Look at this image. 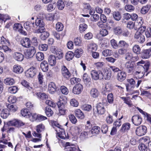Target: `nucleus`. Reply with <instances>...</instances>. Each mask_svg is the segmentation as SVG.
Here are the masks:
<instances>
[{"label":"nucleus","instance_id":"nucleus-39","mask_svg":"<svg viewBox=\"0 0 151 151\" xmlns=\"http://www.w3.org/2000/svg\"><path fill=\"white\" fill-rule=\"evenodd\" d=\"M113 32L116 35H119L123 32L122 29L119 26L116 27L113 29Z\"/></svg>","mask_w":151,"mask_h":151},{"label":"nucleus","instance_id":"nucleus-53","mask_svg":"<svg viewBox=\"0 0 151 151\" xmlns=\"http://www.w3.org/2000/svg\"><path fill=\"white\" fill-rule=\"evenodd\" d=\"M74 56V54L73 52H68L66 54V59L67 60L70 61L73 59Z\"/></svg>","mask_w":151,"mask_h":151},{"label":"nucleus","instance_id":"nucleus-9","mask_svg":"<svg viewBox=\"0 0 151 151\" xmlns=\"http://www.w3.org/2000/svg\"><path fill=\"white\" fill-rule=\"evenodd\" d=\"M61 73L63 77L67 79H68L71 75L68 69L65 66L62 67Z\"/></svg>","mask_w":151,"mask_h":151},{"label":"nucleus","instance_id":"nucleus-23","mask_svg":"<svg viewBox=\"0 0 151 151\" xmlns=\"http://www.w3.org/2000/svg\"><path fill=\"white\" fill-rule=\"evenodd\" d=\"M100 128L97 126H95L92 127L90 132V134L93 135H95L98 134L100 132Z\"/></svg>","mask_w":151,"mask_h":151},{"label":"nucleus","instance_id":"nucleus-8","mask_svg":"<svg viewBox=\"0 0 151 151\" xmlns=\"http://www.w3.org/2000/svg\"><path fill=\"white\" fill-rule=\"evenodd\" d=\"M101 72L100 71H97L96 70H92L91 72L92 78L95 80L102 79V76Z\"/></svg>","mask_w":151,"mask_h":151},{"label":"nucleus","instance_id":"nucleus-54","mask_svg":"<svg viewBox=\"0 0 151 151\" xmlns=\"http://www.w3.org/2000/svg\"><path fill=\"white\" fill-rule=\"evenodd\" d=\"M112 53V51L109 49L105 50L102 52V55L105 57L110 56Z\"/></svg>","mask_w":151,"mask_h":151},{"label":"nucleus","instance_id":"nucleus-64","mask_svg":"<svg viewBox=\"0 0 151 151\" xmlns=\"http://www.w3.org/2000/svg\"><path fill=\"white\" fill-rule=\"evenodd\" d=\"M44 126L42 124H40L36 126V130L38 133H39L44 130Z\"/></svg>","mask_w":151,"mask_h":151},{"label":"nucleus","instance_id":"nucleus-5","mask_svg":"<svg viewBox=\"0 0 151 151\" xmlns=\"http://www.w3.org/2000/svg\"><path fill=\"white\" fill-rule=\"evenodd\" d=\"M147 128L145 126H140L136 129V133L138 136H142L145 135L147 132Z\"/></svg>","mask_w":151,"mask_h":151},{"label":"nucleus","instance_id":"nucleus-34","mask_svg":"<svg viewBox=\"0 0 151 151\" xmlns=\"http://www.w3.org/2000/svg\"><path fill=\"white\" fill-rule=\"evenodd\" d=\"M83 53V50L82 49L78 48L75 50L74 54L76 57L79 58L81 57Z\"/></svg>","mask_w":151,"mask_h":151},{"label":"nucleus","instance_id":"nucleus-4","mask_svg":"<svg viewBox=\"0 0 151 151\" xmlns=\"http://www.w3.org/2000/svg\"><path fill=\"white\" fill-rule=\"evenodd\" d=\"M37 72V69L32 67L28 69L25 73L26 76L28 77L33 78Z\"/></svg>","mask_w":151,"mask_h":151},{"label":"nucleus","instance_id":"nucleus-61","mask_svg":"<svg viewBox=\"0 0 151 151\" xmlns=\"http://www.w3.org/2000/svg\"><path fill=\"white\" fill-rule=\"evenodd\" d=\"M138 147L141 151H147V146L143 143H141L139 145Z\"/></svg>","mask_w":151,"mask_h":151},{"label":"nucleus","instance_id":"nucleus-63","mask_svg":"<svg viewBox=\"0 0 151 151\" xmlns=\"http://www.w3.org/2000/svg\"><path fill=\"white\" fill-rule=\"evenodd\" d=\"M63 28V24L60 22H58L56 24V30L60 31H62Z\"/></svg>","mask_w":151,"mask_h":151},{"label":"nucleus","instance_id":"nucleus-60","mask_svg":"<svg viewBox=\"0 0 151 151\" xmlns=\"http://www.w3.org/2000/svg\"><path fill=\"white\" fill-rule=\"evenodd\" d=\"M37 115L36 114H32L30 113V117H28L30 120L32 122H34L35 121H37Z\"/></svg>","mask_w":151,"mask_h":151},{"label":"nucleus","instance_id":"nucleus-16","mask_svg":"<svg viewBox=\"0 0 151 151\" xmlns=\"http://www.w3.org/2000/svg\"><path fill=\"white\" fill-rule=\"evenodd\" d=\"M83 86L80 84H78L74 87L73 92L75 94H80L83 89Z\"/></svg>","mask_w":151,"mask_h":151},{"label":"nucleus","instance_id":"nucleus-44","mask_svg":"<svg viewBox=\"0 0 151 151\" xmlns=\"http://www.w3.org/2000/svg\"><path fill=\"white\" fill-rule=\"evenodd\" d=\"M44 58L43 53L41 52H39L36 54V58L37 60L39 61L43 60Z\"/></svg>","mask_w":151,"mask_h":151},{"label":"nucleus","instance_id":"nucleus-42","mask_svg":"<svg viewBox=\"0 0 151 151\" xmlns=\"http://www.w3.org/2000/svg\"><path fill=\"white\" fill-rule=\"evenodd\" d=\"M32 134L34 136L38 138L33 139L32 140V142H38L41 141L40 134L37 133L35 132H34Z\"/></svg>","mask_w":151,"mask_h":151},{"label":"nucleus","instance_id":"nucleus-47","mask_svg":"<svg viewBox=\"0 0 151 151\" xmlns=\"http://www.w3.org/2000/svg\"><path fill=\"white\" fill-rule=\"evenodd\" d=\"M72 146L74 145L70 144L69 142H66L63 147H65L64 149L65 151H72Z\"/></svg>","mask_w":151,"mask_h":151},{"label":"nucleus","instance_id":"nucleus-32","mask_svg":"<svg viewBox=\"0 0 151 151\" xmlns=\"http://www.w3.org/2000/svg\"><path fill=\"white\" fill-rule=\"evenodd\" d=\"M21 114L22 115L26 118L30 117V112L28 111V110L27 109H22L21 111Z\"/></svg>","mask_w":151,"mask_h":151},{"label":"nucleus","instance_id":"nucleus-29","mask_svg":"<svg viewBox=\"0 0 151 151\" xmlns=\"http://www.w3.org/2000/svg\"><path fill=\"white\" fill-rule=\"evenodd\" d=\"M48 61L49 64L53 66L55 65L56 63L55 56L53 55H50L48 58Z\"/></svg>","mask_w":151,"mask_h":151},{"label":"nucleus","instance_id":"nucleus-48","mask_svg":"<svg viewBox=\"0 0 151 151\" xmlns=\"http://www.w3.org/2000/svg\"><path fill=\"white\" fill-rule=\"evenodd\" d=\"M57 6L59 10H62L65 7L64 2L62 0H59L57 2Z\"/></svg>","mask_w":151,"mask_h":151},{"label":"nucleus","instance_id":"nucleus-43","mask_svg":"<svg viewBox=\"0 0 151 151\" xmlns=\"http://www.w3.org/2000/svg\"><path fill=\"white\" fill-rule=\"evenodd\" d=\"M55 54V57L59 59H62L63 55L62 50L60 49H58Z\"/></svg>","mask_w":151,"mask_h":151},{"label":"nucleus","instance_id":"nucleus-33","mask_svg":"<svg viewBox=\"0 0 151 151\" xmlns=\"http://www.w3.org/2000/svg\"><path fill=\"white\" fill-rule=\"evenodd\" d=\"M90 134V132L83 131L82 132L80 135V138L82 139H84L85 138L92 137Z\"/></svg>","mask_w":151,"mask_h":151},{"label":"nucleus","instance_id":"nucleus-24","mask_svg":"<svg viewBox=\"0 0 151 151\" xmlns=\"http://www.w3.org/2000/svg\"><path fill=\"white\" fill-rule=\"evenodd\" d=\"M40 67L42 70L43 72L47 71L49 68V66L48 63L46 60L43 61L41 63Z\"/></svg>","mask_w":151,"mask_h":151},{"label":"nucleus","instance_id":"nucleus-15","mask_svg":"<svg viewBox=\"0 0 151 151\" xmlns=\"http://www.w3.org/2000/svg\"><path fill=\"white\" fill-rule=\"evenodd\" d=\"M31 41L28 37L23 38L20 41L21 45L24 47L27 48L29 47Z\"/></svg>","mask_w":151,"mask_h":151},{"label":"nucleus","instance_id":"nucleus-28","mask_svg":"<svg viewBox=\"0 0 151 151\" xmlns=\"http://www.w3.org/2000/svg\"><path fill=\"white\" fill-rule=\"evenodd\" d=\"M130 126V124L129 123H125L123 124L122 126L120 131L122 132H126L128 130Z\"/></svg>","mask_w":151,"mask_h":151},{"label":"nucleus","instance_id":"nucleus-41","mask_svg":"<svg viewBox=\"0 0 151 151\" xmlns=\"http://www.w3.org/2000/svg\"><path fill=\"white\" fill-rule=\"evenodd\" d=\"M120 98L123 100L124 103L128 105L129 106L132 107L133 106L131 101L127 97H122Z\"/></svg>","mask_w":151,"mask_h":151},{"label":"nucleus","instance_id":"nucleus-26","mask_svg":"<svg viewBox=\"0 0 151 151\" xmlns=\"http://www.w3.org/2000/svg\"><path fill=\"white\" fill-rule=\"evenodd\" d=\"M23 71V69L20 65H15L13 67V71L15 73H22Z\"/></svg>","mask_w":151,"mask_h":151},{"label":"nucleus","instance_id":"nucleus-13","mask_svg":"<svg viewBox=\"0 0 151 151\" xmlns=\"http://www.w3.org/2000/svg\"><path fill=\"white\" fill-rule=\"evenodd\" d=\"M132 121L135 125H138L141 124L142 119L139 115H135L132 116Z\"/></svg>","mask_w":151,"mask_h":151},{"label":"nucleus","instance_id":"nucleus-27","mask_svg":"<svg viewBox=\"0 0 151 151\" xmlns=\"http://www.w3.org/2000/svg\"><path fill=\"white\" fill-rule=\"evenodd\" d=\"M90 94L91 97L93 98H96L99 96V92L97 89L93 88L90 91Z\"/></svg>","mask_w":151,"mask_h":151},{"label":"nucleus","instance_id":"nucleus-49","mask_svg":"<svg viewBox=\"0 0 151 151\" xmlns=\"http://www.w3.org/2000/svg\"><path fill=\"white\" fill-rule=\"evenodd\" d=\"M112 89L111 84L109 83H106L104 88V91L105 92L110 91Z\"/></svg>","mask_w":151,"mask_h":151},{"label":"nucleus","instance_id":"nucleus-30","mask_svg":"<svg viewBox=\"0 0 151 151\" xmlns=\"http://www.w3.org/2000/svg\"><path fill=\"white\" fill-rule=\"evenodd\" d=\"M76 116L80 119H83L85 117L84 114L79 109L76 110L75 112Z\"/></svg>","mask_w":151,"mask_h":151},{"label":"nucleus","instance_id":"nucleus-35","mask_svg":"<svg viewBox=\"0 0 151 151\" xmlns=\"http://www.w3.org/2000/svg\"><path fill=\"white\" fill-rule=\"evenodd\" d=\"M9 114V111L6 109H5L0 113L1 116L3 119L6 118Z\"/></svg>","mask_w":151,"mask_h":151},{"label":"nucleus","instance_id":"nucleus-21","mask_svg":"<svg viewBox=\"0 0 151 151\" xmlns=\"http://www.w3.org/2000/svg\"><path fill=\"white\" fill-rule=\"evenodd\" d=\"M66 101L65 100L61 98L57 103L59 109L67 108Z\"/></svg>","mask_w":151,"mask_h":151},{"label":"nucleus","instance_id":"nucleus-37","mask_svg":"<svg viewBox=\"0 0 151 151\" xmlns=\"http://www.w3.org/2000/svg\"><path fill=\"white\" fill-rule=\"evenodd\" d=\"M97 49L96 45L95 44H90L88 46V50L92 52H95Z\"/></svg>","mask_w":151,"mask_h":151},{"label":"nucleus","instance_id":"nucleus-19","mask_svg":"<svg viewBox=\"0 0 151 151\" xmlns=\"http://www.w3.org/2000/svg\"><path fill=\"white\" fill-rule=\"evenodd\" d=\"M13 57L15 60L19 62L22 61L24 58V55L21 53L19 52L14 53Z\"/></svg>","mask_w":151,"mask_h":151},{"label":"nucleus","instance_id":"nucleus-31","mask_svg":"<svg viewBox=\"0 0 151 151\" xmlns=\"http://www.w3.org/2000/svg\"><path fill=\"white\" fill-rule=\"evenodd\" d=\"M129 44L123 40L120 41L118 43V46L119 47L128 48Z\"/></svg>","mask_w":151,"mask_h":151},{"label":"nucleus","instance_id":"nucleus-40","mask_svg":"<svg viewBox=\"0 0 151 151\" xmlns=\"http://www.w3.org/2000/svg\"><path fill=\"white\" fill-rule=\"evenodd\" d=\"M40 33H41L40 36V38L42 40H45L49 35V33L46 31H45V30L41 32H40Z\"/></svg>","mask_w":151,"mask_h":151},{"label":"nucleus","instance_id":"nucleus-46","mask_svg":"<svg viewBox=\"0 0 151 151\" xmlns=\"http://www.w3.org/2000/svg\"><path fill=\"white\" fill-rule=\"evenodd\" d=\"M45 112L46 115L48 117L51 116L53 114V111L49 107H45Z\"/></svg>","mask_w":151,"mask_h":151},{"label":"nucleus","instance_id":"nucleus-10","mask_svg":"<svg viewBox=\"0 0 151 151\" xmlns=\"http://www.w3.org/2000/svg\"><path fill=\"white\" fill-rule=\"evenodd\" d=\"M134 38L139 43H142L145 41L144 36L139 32L137 31L134 36Z\"/></svg>","mask_w":151,"mask_h":151},{"label":"nucleus","instance_id":"nucleus-14","mask_svg":"<svg viewBox=\"0 0 151 151\" xmlns=\"http://www.w3.org/2000/svg\"><path fill=\"white\" fill-rule=\"evenodd\" d=\"M96 107L97 112L99 114L103 115L104 113L105 109L104 104L103 103H99L97 104Z\"/></svg>","mask_w":151,"mask_h":151},{"label":"nucleus","instance_id":"nucleus-45","mask_svg":"<svg viewBox=\"0 0 151 151\" xmlns=\"http://www.w3.org/2000/svg\"><path fill=\"white\" fill-rule=\"evenodd\" d=\"M4 82L8 85H12L15 83L14 80L12 78H8L5 79Z\"/></svg>","mask_w":151,"mask_h":151},{"label":"nucleus","instance_id":"nucleus-12","mask_svg":"<svg viewBox=\"0 0 151 151\" xmlns=\"http://www.w3.org/2000/svg\"><path fill=\"white\" fill-rule=\"evenodd\" d=\"M9 124L10 125L20 127L24 125V123L21 121L17 119H14L9 122Z\"/></svg>","mask_w":151,"mask_h":151},{"label":"nucleus","instance_id":"nucleus-25","mask_svg":"<svg viewBox=\"0 0 151 151\" xmlns=\"http://www.w3.org/2000/svg\"><path fill=\"white\" fill-rule=\"evenodd\" d=\"M56 87L55 83L52 82L50 83L48 86V90L49 92L53 93L56 90Z\"/></svg>","mask_w":151,"mask_h":151},{"label":"nucleus","instance_id":"nucleus-38","mask_svg":"<svg viewBox=\"0 0 151 151\" xmlns=\"http://www.w3.org/2000/svg\"><path fill=\"white\" fill-rule=\"evenodd\" d=\"M132 50L134 53L137 55L140 53L141 49L138 45H134L132 47Z\"/></svg>","mask_w":151,"mask_h":151},{"label":"nucleus","instance_id":"nucleus-56","mask_svg":"<svg viewBox=\"0 0 151 151\" xmlns=\"http://www.w3.org/2000/svg\"><path fill=\"white\" fill-rule=\"evenodd\" d=\"M83 78L84 82L85 84L89 82L91 80L90 77L88 76L86 73H84L83 76Z\"/></svg>","mask_w":151,"mask_h":151},{"label":"nucleus","instance_id":"nucleus-22","mask_svg":"<svg viewBox=\"0 0 151 151\" xmlns=\"http://www.w3.org/2000/svg\"><path fill=\"white\" fill-rule=\"evenodd\" d=\"M58 136L60 138L63 139H68V137H67L66 135L65 132V130L63 129H60V130H58Z\"/></svg>","mask_w":151,"mask_h":151},{"label":"nucleus","instance_id":"nucleus-52","mask_svg":"<svg viewBox=\"0 0 151 151\" xmlns=\"http://www.w3.org/2000/svg\"><path fill=\"white\" fill-rule=\"evenodd\" d=\"M9 19L10 18L7 15L0 14V21L2 22L3 21L5 22L7 20Z\"/></svg>","mask_w":151,"mask_h":151},{"label":"nucleus","instance_id":"nucleus-2","mask_svg":"<svg viewBox=\"0 0 151 151\" xmlns=\"http://www.w3.org/2000/svg\"><path fill=\"white\" fill-rule=\"evenodd\" d=\"M35 24L37 26L35 33H40V32H41L45 30L44 27L45 24L43 20L37 19L36 20Z\"/></svg>","mask_w":151,"mask_h":151},{"label":"nucleus","instance_id":"nucleus-57","mask_svg":"<svg viewBox=\"0 0 151 151\" xmlns=\"http://www.w3.org/2000/svg\"><path fill=\"white\" fill-rule=\"evenodd\" d=\"M150 7V6L148 5L143 7L141 10V13L143 14H146L148 11Z\"/></svg>","mask_w":151,"mask_h":151},{"label":"nucleus","instance_id":"nucleus-50","mask_svg":"<svg viewBox=\"0 0 151 151\" xmlns=\"http://www.w3.org/2000/svg\"><path fill=\"white\" fill-rule=\"evenodd\" d=\"M7 108L12 112H14L17 111V108L16 105H14L12 104H6Z\"/></svg>","mask_w":151,"mask_h":151},{"label":"nucleus","instance_id":"nucleus-59","mask_svg":"<svg viewBox=\"0 0 151 151\" xmlns=\"http://www.w3.org/2000/svg\"><path fill=\"white\" fill-rule=\"evenodd\" d=\"M48 45L46 44H41L39 46V49L41 51H45L48 48Z\"/></svg>","mask_w":151,"mask_h":151},{"label":"nucleus","instance_id":"nucleus-18","mask_svg":"<svg viewBox=\"0 0 151 151\" xmlns=\"http://www.w3.org/2000/svg\"><path fill=\"white\" fill-rule=\"evenodd\" d=\"M151 55V48L145 50L142 52V57L143 59L149 58Z\"/></svg>","mask_w":151,"mask_h":151},{"label":"nucleus","instance_id":"nucleus-51","mask_svg":"<svg viewBox=\"0 0 151 151\" xmlns=\"http://www.w3.org/2000/svg\"><path fill=\"white\" fill-rule=\"evenodd\" d=\"M18 91V88L16 86H13L9 87L8 88L9 92L12 94L16 93Z\"/></svg>","mask_w":151,"mask_h":151},{"label":"nucleus","instance_id":"nucleus-55","mask_svg":"<svg viewBox=\"0 0 151 151\" xmlns=\"http://www.w3.org/2000/svg\"><path fill=\"white\" fill-rule=\"evenodd\" d=\"M88 27L87 25L85 23H82L80 24L79 26V30L80 32H83Z\"/></svg>","mask_w":151,"mask_h":151},{"label":"nucleus","instance_id":"nucleus-20","mask_svg":"<svg viewBox=\"0 0 151 151\" xmlns=\"http://www.w3.org/2000/svg\"><path fill=\"white\" fill-rule=\"evenodd\" d=\"M24 28L27 31H31L34 28V22L27 21L24 24Z\"/></svg>","mask_w":151,"mask_h":151},{"label":"nucleus","instance_id":"nucleus-62","mask_svg":"<svg viewBox=\"0 0 151 151\" xmlns=\"http://www.w3.org/2000/svg\"><path fill=\"white\" fill-rule=\"evenodd\" d=\"M91 105L88 104H84L81 106L82 109L85 111H89L91 109Z\"/></svg>","mask_w":151,"mask_h":151},{"label":"nucleus","instance_id":"nucleus-7","mask_svg":"<svg viewBox=\"0 0 151 151\" xmlns=\"http://www.w3.org/2000/svg\"><path fill=\"white\" fill-rule=\"evenodd\" d=\"M126 70L129 73H132L134 72L135 64L134 62L129 61L127 62L125 65Z\"/></svg>","mask_w":151,"mask_h":151},{"label":"nucleus","instance_id":"nucleus-3","mask_svg":"<svg viewBox=\"0 0 151 151\" xmlns=\"http://www.w3.org/2000/svg\"><path fill=\"white\" fill-rule=\"evenodd\" d=\"M127 81L129 83L126 85V89L127 91L130 92L132 91L135 86V81L132 78L127 79Z\"/></svg>","mask_w":151,"mask_h":151},{"label":"nucleus","instance_id":"nucleus-36","mask_svg":"<svg viewBox=\"0 0 151 151\" xmlns=\"http://www.w3.org/2000/svg\"><path fill=\"white\" fill-rule=\"evenodd\" d=\"M113 16L114 19L116 21H119L122 18L120 13L118 11H115L113 13Z\"/></svg>","mask_w":151,"mask_h":151},{"label":"nucleus","instance_id":"nucleus-17","mask_svg":"<svg viewBox=\"0 0 151 151\" xmlns=\"http://www.w3.org/2000/svg\"><path fill=\"white\" fill-rule=\"evenodd\" d=\"M126 76L127 74L125 72L121 71L118 73L116 76V78L118 81L122 82L125 80Z\"/></svg>","mask_w":151,"mask_h":151},{"label":"nucleus","instance_id":"nucleus-6","mask_svg":"<svg viewBox=\"0 0 151 151\" xmlns=\"http://www.w3.org/2000/svg\"><path fill=\"white\" fill-rule=\"evenodd\" d=\"M36 52L35 49L34 47H32L28 49L25 52V57L27 58H32Z\"/></svg>","mask_w":151,"mask_h":151},{"label":"nucleus","instance_id":"nucleus-1","mask_svg":"<svg viewBox=\"0 0 151 151\" xmlns=\"http://www.w3.org/2000/svg\"><path fill=\"white\" fill-rule=\"evenodd\" d=\"M144 61L142 60L137 63L138 65V70L134 73V75L136 77L139 78H142L145 75V73H146L145 74L146 76L148 73H147V72L149 69V65L148 64H144V65H140V64H144Z\"/></svg>","mask_w":151,"mask_h":151},{"label":"nucleus","instance_id":"nucleus-58","mask_svg":"<svg viewBox=\"0 0 151 151\" xmlns=\"http://www.w3.org/2000/svg\"><path fill=\"white\" fill-rule=\"evenodd\" d=\"M125 9L127 12H132L134 10L135 8L131 5H126L125 6Z\"/></svg>","mask_w":151,"mask_h":151},{"label":"nucleus","instance_id":"nucleus-11","mask_svg":"<svg viewBox=\"0 0 151 151\" xmlns=\"http://www.w3.org/2000/svg\"><path fill=\"white\" fill-rule=\"evenodd\" d=\"M101 74L102 75V79L104 78L106 80H109L111 76V70L109 69L105 70L103 71V72H101Z\"/></svg>","mask_w":151,"mask_h":151}]
</instances>
